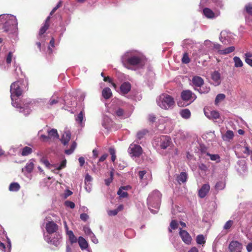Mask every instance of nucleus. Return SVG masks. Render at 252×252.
I'll return each mask as SVG.
<instances>
[{
  "mask_svg": "<svg viewBox=\"0 0 252 252\" xmlns=\"http://www.w3.org/2000/svg\"><path fill=\"white\" fill-rule=\"evenodd\" d=\"M65 205L71 209H73L75 207V204L70 201H65L64 202Z\"/></svg>",
  "mask_w": 252,
  "mask_h": 252,
  "instance_id": "69168bd1",
  "label": "nucleus"
},
{
  "mask_svg": "<svg viewBox=\"0 0 252 252\" xmlns=\"http://www.w3.org/2000/svg\"><path fill=\"white\" fill-rule=\"evenodd\" d=\"M18 22L16 17L11 14H3L0 15V29L8 33H16Z\"/></svg>",
  "mask_w": 252,
  "mask_h": 252,
  "instance_id": "20e7f679",
  "label": "nucleus"
},
{
  "mask_svg": "<svg viewBox=\"0 0 252 252\" xmlns=\"http://www.w3.org/2000/svg\"><path fill=\"white\" fill-rule=\"evenodd\" d=\"M62 100L63 99L60 96L59 93L58 92H55L51 97L48 102L47 103V107L48 108H51L59 103H62Z\"/></svg>",
  "mask_w": 252,
  "mask_h": 252,
  "instance_id": "9d476101",
  "label": "nucleus"
},
{
  "mask_svg": "<svg viewBox=\"0 0 252 252\" xmlns=\"http://www.w3.org/2000/svg\"><path fill=\"white\" fill-rule=\"evenodd\" d=\"M195 90L198 91V92L200 94H202L208 93L210 91V87H207V86H205V87L201 86L200 87H199L198 89L195 88Z\"/></svg>",
  "mask_w": 252,
  "mask_h": 252,
  "instance_id": "ea45409f",
  "label": "nucleus"
},
{
  "mask_svg": "<svg viewBox=\"0 0 252 252\" xmlns=\"http://www.w3.org/2000/svg\"><path fill=\"white\" fill-rule=\"evenodd\" d=\"M47 133L50 138H59V135L58 134L57 130L55 128L47 130Z\"/></svg>",
  "mask_w": 252,
  "mask_h": 252,
  "instance_id": "2f4dec72",
  "label": "nucleus"
},
{
  "mask_svg": "<svg viewBox=\"0 0 252 252\" xmlns=\"http://www.w3.org/2000/svg\"><path fill=\"white\" fill-rule=\"evenodd\" d=\"M121 62L126 68L136 70L143 68L147 59L142 52L137 50H129L121 57Z\"/></svg>",
  "mask_w": 252,
  "mask_h": 252,
  "instance_id": "f03ea898",
  "label": "nucleus"
},
{
  "mask_svg": "<svg viewBox=\"0 0 252 252\" xmlns=\"http://www.w3.org/2000/svg\"><path fill=\"white\" fill-rule=\"evenodd\" d=\"M110 178L104 180L105 184L106 186H109L113 180L114 169H112L110 173Z\"/></svg>",
  "mask_w": 252,
  "mask_h": 252,
  "instance_id": "a18cd8bd",
  "label": "nucleus"
},
{
  "mask_svg": "<svg viewBox=\"0 0 252 252\" xmlns=\"http://www.w3.org/2000/svg\"><path fill=\"white\" fill-rule=\"evenodd\" d=\"M214 2L216 5L219 7H222L223 6L222 0H211Z\"/></svg>",
  "mask_w": 252,
  "mask_h": 252,
  "instance_id": "338daca9",
  "label": "nucleus"
},
{
  "mask_svg": "<svg viewBox=\"0 0 252 252\" xmlns=\"http://www.w3.org/2000/svg\"><path fill=\"white\" fill-rule=\"evenodd\" d=\"M50 243L56 246H58L60 243L59 238H54L51 239Z\"/></svg>",
  "mask_w": 252,
  "mask_h": 252,
  "instance_id": "052dcab7",
  "label": "nucleus"
},
{
  "mask_svg": "<svg viewBox=\"0 0 252 252\" xmlns=\"http://www.w3.org/2000/svg\"><path fill=\"white\" fill-rule=\"evenodd\" d=\"M50 19V17L48 16L46 18L43 26H42L40 28V29L39 30V37H38L39 39H40V38H42V36L43 34L48 30V29L49 28V22Z\"/></svg>",
  "mask_w": 252,
  "mask_h": 252,
  "instance_id": "5701e85b",
  "label": "nucleus"
},
{
  "mask_svg": "<svg viewBox=\"0 0 252 252\" xmlns=\"http://www.w3.org/2000/svg\"><path fill=\"white\" fill-rule=\"evenodd\" d=\"M182 62L183 63L187 64L190 62V59L189 57L188 54L186 52L183 54Z\"/></svg>",
  "mask_w": 252,
  "mask_h": 252,
  "instance_id": "603ef678",
  "label": "nucleus"
},
{
  "mask_svg": "<svg viewBox=\"0 0 252 252\" xmlns=\"http://www.w3.org/2000/svg\"><path fill=\"white\" fill-rule=\"evenodd\" d=\"M187 179L188 174L184 172H182L177 177V180L180 184L186 182Z\"/></svg>",
  "mask_w": 252,
  "mask_h": 252,
  "instance_id": "cd10ccee",
  "label": "nucleus"
},
{
  "mask_svg": "<svg viewBox=\"0 0 252 252\" xmlns=\"http://www.w3.org/2000/svg\"><path fill=\"white\" fill-rule=\"evenodd\" d=\"M196 243L198 244L202 245L205 243V238L202 234H200L196 237Z\"/></svg>",
  "mask_w": 252,
  "mask_h": 252,
  "instance_id": "49530a36",
  "label": "nucleus"
},
{
  "mask_svg": "<svg viewBox=\"0 0 252 252\" xmlns=\"http://www.w3.org/2000/svg\"><path fill=\"white\" fill-rule=\"evenodd\" d=\"M20 188L19 184L17 183H12L10 184L9 187V189L11 191H17Z\"/></svg>",
  "mask_w": 252,
  "mask_h": 252,
  "instance_id": "4c0bfd02",
  "label": "nucleus"
},
{
  "mask_svg": "<svg viewBox=\"0 0 252 252\" xmlns=\"http://www.w3.org/2000/svg\"><path fill=\"white\" fill-rule=\"evenodd\" d=\"M234 50L235 47L234 46H231L223 50L219 51V54L221 55H226L233 52Z\"/></svg>",
  "mask_w": 252,
  "mask_h": 252,
  "instance_id": "c9c22d12",
  "label": "nucleus"
},
{
  "mask_svg": "<svg viewBox=\"0 0 252 252\" xmlns=\"http://www.w3.org/2000/svg\"><path fill=\"white\" fill-rule=\"evenodd\" d=\"M205 116L209 119H217L220 117V114L218 111L213 110L210 112H204Z\"/></svg>",
  "mask_w": 252,
  "mask_h": 252,
  "instance_id": "a878e982",
  "label": "nucleus"
},
{
  "mask_svg": "<svg viewBox=\"0 0 252 252\" xmlns=\"http://www.w3.org/2000/svg\"><path fill=\"white\" fill-rule=\"evenodd\" d=\"M207 155L210 157V159L212 161H216L217 162L220 161V157L218 154L207 153Z\"/></svg>",
  "mask_w": 252,
  "mask_h": 252,
  "instance_id": "79ce46f5",
  "label": "nucleus"
},
{
  "mask_svg": "<svg viewBox=\"0 0 252 252\" xmlns=\"http://www.w3.org/2000/svg\"><path fill=\"white\" fill-rule=\"evenodd\" d=\"M202 46V45H201ZM201 47L197 51V50H193L192 53V56L194 58V60L198 59L202 55H203V53L202 51Z\"/></svg>",
  "mask_w": 252,
  "mask_h": 252,
  "instance_id": "f704fd0d",
  "label": "nucleus"
},
{
  "mask_svg": "<svg viewBox=\"0 0 252 252\" xmlns=\"http://www.w3.org/2000/svg\"><path fill=\"white\" fill-rule=\"evenodd\" d=\"M233 223V221L231 220H228L224 225L223 229L225 230H227L229 229L232 225Z\"/></svg>",
  "mask_w": 252,
  "mask_h": 252,
  "instance_id": "4d7b16f0",
  "label": "nucleus"
},
{
  "mask_svg": "<svg viewBox=\"0 0 252 252\" xmlns=\"http://www.w3.org/2000/svg\"><path fill=\"white\" fill-rule=\"evenodd\" d=\"M157 103L160 108L165 110L172 109L175 105L174 98L166 94H160L157 99Z\"/></svg>",
  "mask_w": 252,
  "mask_h": 252,
  "instance_id": "423d86ee",
  "label": "nucleus"
},
{
  "mask_svg": "<svg viewBox=\"0 0 252 252\" xmlns=\"http://www.w3.org/2000/svg\"><path fill=\"white\" fill-rule=\"evenodd\" d=\"M180 114L181 117L185 119H188L190 117L191 113L189 109H184L180 111Z\"/></svg>",
  "mask_w": 252,
  "mask_h": 252,
  "instance_id": "473e14b6",
  "label": "nucleus"
},
{
  "mask_svg": "<svg viewBox=\"0 0 252 252\" xmlns=\"http://www.w3.org/2000/svg\"><path fill=\"white\" fill-rule=\"evenodd\" d=\"M89 237L91 239L92 242H93L94 244H96L98 243V239L96 238L94 233H92L90 236H89Z\"/></svg>",
  "mask_w": 252,
  "mask_h": 252,
  "instance_id": "680f3d73",
  "label": "nucleus"
},
{
  "mask_svg": "<svg viewBox=\"0 0 252 252\" xmlns=\"http://www.w3.org/2000/svg\"><path fill=\"white\" fill-rule=\"evenodd\" d=\"M228 249L231 252H236L239 250H241L242 245L237 241H232L229 244Z\"/></svg>",
  "mask_w": 252,
  "mask_h": 252,
  "instance_id": "f3484780",
  "label": "nucleus"
},
{
  "mask_svg": "<svg viewBox=\"0 0 252 252\" xmlns=\"http://www.w3.org/2000/svg\"><path fill=\"white\" fill-rule=\"evenodd\" d=\"M83 231H84L85 234L88 236H90L92 233H93L90 228L87 226H85L83 227Z\"/></svg>",
  "mask_w": 252,
  "mask_h": 252,
  "instance_id": "bf43d9fd",
  "label": "nucleus"
},
{
  "mask_svg": "<svg viewBox=\"0 0 252 252\" xmlns=\"http://www.w3.org/2000/svg\"><path fill=\"white\" fill-rule=\"evenodd\" d=\"M66 161L65 159L63 160L59 165L56 166V168L58 170H61L63 168L65 167L66 165Z\"/></svg>",
  "mask_w": 252,
  "mask_h": 252,
  "instance_id": "0e129e2a",
  "label": "nucleus"
},
{
  "mask_svg": "<svg viewBox=\"0 0 252 252\" xmlns=\"http://www.w3.org/2000/svg\"><path fill=\"white\" fill-rule=\"evenodd\" d=\"M42 130H40L38 132V135L39 136L40 139L43 142H47L49 140L50 137L48 136H47L45 134H40V133L42 132Z\"/></svg>",
  "mask_w": 252,
  "mask_h": 252,
  "instance_id": "09e8293b",
  "label": "nucleus"
},
{
  "mask_svg": "<svg viewBox=\"0 0 252 252\" xmlns=\"http://www.w3.org/2000/svg\"><path fill=\"white\" fill-rule=\"evenodd\" d=\"M194 42L192 40L188 39L184 41V46L187 48H189V47L193 48L194 46Z\"/></svg>",
  "mask_w": 252,
  "mask_h": 252,
  "instance_id": "c03bdc74",
  "label": "nucleus"
},
{
  "mask_svg": "<svg viewBox=\"0 0 252 252\" xmlns=\"http://www.w3.org/2000/svg\"><path fill=\"white\" fill-rule=\"evenodd\" d=\"M181 98L185 101L183 104L181 102H179L178 105L180 106H187L193 102L196 98V95L190 90H185L181 93Z\"/></svg>",
  "mask_w": 252,
  "mask_h": 252,
  "instance_id": "0eeeda50",
  "label": "nucleus"
},
{
  "mask_svg": "<svg viewBox=\"0 0 252 252\" xmlns=\"http://www.w3.org/2000/svg\"><path fill=\"white\" fill-rule=\"evenodd\" d=\"M71 133L69 130H66L64 132L62 136L61 141L62 143L64 145H66L67 144L70 139Z\"/></svg>",
  "mask_w": 252,
  "mask_h": 252,
  "instance_id": "393cba45",
  "label": "nucleus"
},
{
  "mask_svg": "<svg viewBox=\"0 0 252 252\" xmlns=\"http://www.w3.org/2000/svg\"><path fill=\"white\" fill-rule=\"evenodd\" d=\"M179 234L183 241L185 244L189 245L191 243L192 240L191 237L187 231L180 228Z\"/></svg>",
  "mask_w": 252,
  "mask_h": 252,
  "instance_id": "ddd939ff",
  "label": "nucleus"
},
{
  "mask_svg": "<svg viewBox=\"0 0 252 252\" xmlns=\"http://www.w3.org/2000/svg\"><path fill=\"white\" fill-rule=\"evenodd\" d=\"M34 160L33 159H30L28 162L26 164V166L24 168H22V172L24 173H31L33 168L34 167Z\"/></svg>",
  "mask_w": 252,
  "mask_h": 252,
  "instance_id": "4be33fe9",
  "label": "nucleus"
},
{
  "mask_svg": "<svg viewBox=\"0 0 252 252\" xmlns=\"http://www.w3.org/2000/svg\"><path fill=\"white\" fill-rule=\"evenodd\" d=\"M102 95L106 99L110 98L112 95L111 89L108 87L105 88L102 90Z\"/></svg>",
  "mask_w": 252,
  "mask_h": 252,
  "instance_id": "c756f323",
  "label": "nucleus"
},
{
  "mask_svg": "<svg viewBox=\"0 0 252 252\" xmlns=\"http://www.w3.org/2000/svg\"><path fill=\"white\" fill-rule=\"evenodd\" d=\"M225 98V95L223 94H218L215 98V103L216 105L218 104L220 102L223 100Z\"/></svg>",
  "mask_w": 252,
  "mask_h": 252,
  "instance_id": "a19ab883",
  "label": "nucleus"
},
{
  "mask_svg": "<svg viewBox=\"0 0 252 252\" xmlns=\"http://www.w3.org/2000/svg\"><path fill=\"white\" fill-rule=\"evenodd\" d=\"M245 9L247 13L252 15V4L251 3H248L246 5Z\"/></svg>",
  "mask_w": 252,
  "mask_h": 252,
  "instance_id": "6e6d98bb",
  "label": "nucleus"
},
{
  "mask_svg": "<svg viewBox=\"0 0 252 252\" xmlns=\"http://www.w3.org/2000/svg\"><path fill=\"white\" fill-rule=\"evenodd\" d=\"M103 80L105 81V82H109L110 83H111V84L112 85L113 87L115 89H117V85L112 82V80L111 78H110L109 77H104V78H103Z\"/></svg>",
  "mask_w": 252,
  "mask_h": 252,
  "instance_id": "13d9d810",
  "label": "nucleus"
},
{
  "mask_svg": "<svg viewBox=\"0 0 252 252\" xmlns=\"http://www.w3.org/2000/svg\"><path fill=\"white\" fill-rule=\"evenodd\" d=\"M138 176L141 183L144 185H147L152 178L151 174L145 170L139 171Z\"/></svg>",
  "mask_w": 252,
  "mask_h": 252,
  "instance_id": "f8f14e48",
  "label": "nucleus"
},
{
  "mask_svg": "<svg viewBox=\"0 0 252 252\" xmlns=\"http://www.w3.org/2000/svg\"><path fill=\"white\" fill-rule=\"evenodd\" d=\"M75 121L81 126H84L85 113L81 111L77 116H75Z\"/></svg>",
  "mask_w": 252,
  "mask_h": 252,
  "instance_id": "b1692460",
  "label": "nucleus"
},
{
  "mask_svg": "<svg viewBox=\"0 0 252 252\" xmlns=\"http://www.w3.org/2000/svg\"><path fill=\"white\" fill-rule=\"evenodd\" d=\"M170 228H169V231L170 232H172V229H175L177 228L178 226V223L177 221L176 220H172L170 223Z\"/></svg>",
  "mask_w": 252,
  "mask_h": 252,
  "instance_id": "5fc2aeb1",
  "label": "nucleus"
},
{
  "mask_svg": "<svg viewBox=\"0 0 252 252\" xmlns=\"http://www.w3.org/2000/svg\"><path fill=\"white\" fill-rule=\"evenodd\" d=\"M210 189V187L208 184H204L198 190V196L200 198H204L209 192Z\"/></svg>",
  "mask_w": 252,
  "mask_h": 252,
  "instance_id": "6ab92c4d",
  "label": "nucleus"
},
{
  "mask_svg": "<svg viewBox=\"0 0 252 252\" xmlns=\"http://www.w3.org/2000/svg\"><path fill=\"white\" fill-rule=\"evenodd\" d=\"M127 152L131 157L136 158L141 156L143 150L140 145L132 143L130 145Z\"/></svg>",
  "mask_w": 252,
  "mask_h": 252,
  "instance_id": "1a4fd4ad",
  "label": "nucleus"
},
{
  "mask_svg": "<svg viewBox=\"0 0 252 252\" xmlns=\"http://www.w3.org/2000/svg\"><path fill=\"white\" fill-rule=\"evenodd\" d=\"M32 152V150L29 147L26 146L22 149L21 155L23 156H26L31 154Z\"/></svg>",
  "mask_w": 252,
  "mask_h": 252,
  "instance_id": "58836bf2",
  "label": "nucleus"
},
{
  "mask_svg": "<svg viewBox=\"0 0 252 252\" xmlns=\"http://www.w3.org/2000/svg\"><path fill=\"white\" fill-rule=\"evenodd\" d=\"M204 44L207 46H212L213 45V48L218 50V52L219 53V51L221 50V45L218 43H212L210 41L206 40L204 42Z\"/></svg>",
  "mask_w": 252,
  "mask_h": 252,
  "instance_id": "72a5a7b5",
  "label": "nucleus"
},
{
  "mask_svg": "<svg viewBox=\"0 0 252 252\" xmlns=\"http://www.w3.org/2000/svg\"><path fill=\"white\" fill-rule=\"evenodd\" d=\"M58 229V225L53 221H49L46 224V229L49 234L56 232Z\"/></svg>",
  "mask_w": 252,
  "mask_h": 252,
  "instance_id": "dca6fc26",
  "label": "nucleus"
},
{
  "mask_svg": "<svg viewBox=\"0 0 252 252\" xmlns=\"http://www.w3.org/2000/svg\"><path fill=\"white\" fill-rule=\"evenodd\" d=\"M13 58V54L10 52L7 55L5 60L0 63L1 67L3 69H7L12 62Z\"/></svg>",
  "mask_w": 252,
  "mask_h": 252,
  "instance_id": "4468645a",
  "label": "nucleus"
},
{
  "mask_svg": "<svg viewBox=\"0 0 252 252\" xmlns=\"http://www.w3.org/2000/svg\"><path fill=\"white\" fill-rule=\"evenodd\" d=\"M76 145H77V144H76V142H73L72 143V144H71V145L70 146V149L65 150V151H64V153L66 155H71L74 152L75 149L76 147Z\"/></svg>",
  "mask_w": 252,
  "mask_h": 252,
  "instance_id": "37998d69",
  "label": "nucleus"
},
{
  "mask_svg": "<svg viewBox=\"0 0 252 252\" xmlns=\"http://www.w3.org/2000/svg\"><path fill=\"white\" fill-rule=\"evenodd\" d=\"M124 189H125V188L124 187H121L119 189L117 192L120 197L123 198L126 197L127 196V192L124 191Z\"/></svg>",
  "mask_w": 252,
  "mask_h": 252,
  "instance_id": "de8ad7c7",
  "label": "nucleus"
},
{
  "mask_svg": "<svg viewBox=\"0 0 252 252\" xmlns=\"http://www.w3.org/2000/svg\"><path fill=\"white\" fill-rule=\"evenodd\" d=\"M78 242L81 250H86L88 248V243L87 241L82 236L79 237Z\"/></svg>",
  "mask_w": 252,
  "mask_h": 252,
  "instance_id": "bb28decb",
  "label": "nucleus"
},
{
  "mask_svg": "<svg viewBox=\"0 0 252 252\" xmlns=\"http://www.w3.org/2000/svg\"><path fill=\"white\" fill-rule=\"evenodd\" d=\"M14 67H15L14 74L15 77L21 79V80L13 82L10 86V91L12 105L16 108H19L20 112L24 113L26 116L30 113L31 111V107L33 103L32 101L27 100L22 105L19 102L18 97L21 95L23 92L28 90V79L23 74L20 66L14 63Z\"/></svg>",
  "mask_w": 252,
  "mask_h": 252,
  "instance_id": "f257e3e1",
  "label": "nucleus"
},
{
  "mask_svg": "<svg viewBox=\"0 0 252 252\" xmlns=\"http://www.w3.org/2000/svg\"><path fill=\"white\" fill-rule=\"evenodd\" d=\"M234 133L232 130H227L225 133L222 135V138L224 141H230L234 137Z\"/></svg>",
  "mask_w": 252,
  "mask_h": 252,
  "instance_id": "7c9ffc66",
  "label": "nucleus"
},
{
  "mask_svg": "<svg viewBox=\"0 0 252 252\" xmlns=\"http://www.w3.org/2000/svg\"><path fill=\"white\" fill-rule=\"evenodd\" d=\"M89 237L91 239L92 242H93L94 244H96L98 243V239L96 238L94 233H92L90 236H89Z\"/></svg>",
  "mask_w": 252,
  "mask_h": 252,
  "instance_id": "e2e57ef3",
  "label": "nucleus"
},
{
  "mask_svg": "<svg viewBox=\"0 0 252 252\" xmlns=\"http://www.w3.org/2000/svg\"><path fill=\"white\" fill-rule=\"evenodd\" d=\"M111 113L114 115L121 118V119H126L129 117L132 112L128 110H124L120 107H114L111 109Z\"/></svg>",
  "mask_w": 252,
  "mask_h": 252,
  "instance_id": "6e6552de",
  "label": "nucleus"
},
{
  "mask_svg": "<svg viewBox=\"0 0 252 252\" xmlns=\"http://www.w3.org/2000/svg\"><path fill=\"white\" fill-rule=\"evenodd\" d=\"M192 85L196 88V87H200L204 84L203 79L200 76H194L192 78Z\"/></svg>",
  "mask_w": 252,
  "mask_h": 252,
  "instance_id": "412c9836",
  "label": "nucleus"
},
{
  "mask_svg": "<svg viewBox=\"0 0 252 252\" xmlns=\"http://www.w3.org/2000/svg\"><path fill=\"white\" fill-rule=\"evenodd\" d=\"M153 144L159 151L160 154L166 155L174 153L177 154V149L174 148L170 137L167 135H162L154 139Z\"/></svg>",
  "mask_w": 252,
  "mask_h": 252,
  "instance_id": "7ed1b4c3",
  "label": "nucleus"
},
{
  "mask_svg": "<svg viewBox=\"0 0 252 252\" xmlns=\"http://www.w3.org/2000/svg\"><path fill=\"white\" fill-rule=\"evenodd\" d=\"M225 187V183L222 181H220L216 183L215 189L217 190H221Z\"/></svg>",
  "mask_w": 252,
  "mask_h": 252,
  "instance_id": "3c124183",
  "label": "nucleus"
},
{
  "mask_svg": "<svg viewBox=\"0 0 252 252\" xmlns=\"http://www.w3.org/2000/svg\"><path fill=\"white\" fill-rule=\"evenodd\" d=\"M161 198V194L158 190L152 192L147 198V204L151 212L153 214L158 212Z\"/></svg>",
  "mask_w": 252,
  "mask_h": 252,
  "instance_id": "39448f33",
  "label": "nucleus"
},
{
  "mask_svg": "<svg viewBox=\"0 0 252 252\" xmlns=\"http://www.w3.org/2000/svg\"><path fill=\"white\" fill-rule=\"evenodd\" d=\"M112 123L111 120L108 117L104 116L103 117L102 125L104 128L106 129L110 128Z\"/></svg>",
  "mask_w": 252,
  "mask_h": 252,
  "instance_id": "c85d7f7f",
  "label": "nucleus"
},
{
  "mask_svg": "<svg viewBox=\"0 0 252 252\" xmlns=\"http://www.w3.org/2000/svg\"><path fill=\"white\" fill-rule=\"evenodd\" d=\"M55 47V39L54 37H52L50 41V44L48 47V52L49 54H52L53 53V50L51 49V47L53 48Z\"/></svg>",
  "mask_w": 252,
  "mask_h": 252,
  "instance_id": "864d4df0",
  "label": "nucleus"
},
{
  "mask_svg": "<svg viewBox=\"0 0 252 252\" xmlns=\"http://www.w3.org/2000/svg\"><path fill=\"white\" fill-rule=\"evenodd\" d=\"M92 180V177L88 174H86L85 178V183L86 185L88 183H89Z\"/></svg>",
  "mask_w": 252,
  "mask_h": 252,
  "instance_id": "774afa93",
  "label": "nucleus"
},
{
  "mask_svg": "<svg viewBox=\"0 0 252 252\" xmlns=\"http://www.w3.org/2000/svg\"><path fill=\"white\" fill-rule=\"evenodd\" d=\"M69 97L70 98H68V96H66L65 98L63 99L62 103L64 104V106L62 108L73 113V111L69 109L75 104V98Z\"/></svg>",
  "mask_w": 252,
  "mask_h": 252,
  "instance_id": "9b49d317",
  "label": "nucleus"
},
{
  "mask_svg": "<svg viewBox=\"0 0 252 252\" xmlns=\"http://www.w3.org/2000/svg\"><path fill=\"white\" fill-rule=\"evenodd\" d=\"M233 61L234 62V66L236 67H241L243 65V63L240 58L238 57H234L233 58Z\"/></svg>",
  "mask_w": 252,
  "mask_h": 252,
  "instance_id": "e433bc0d",
  "label": "nucleus"
},
{
  "mask_svg": "<svg viewBox=\"0 0 252 252\" xmlns=\"http://www.w3.org/2000/svg\"><path fill=\"white\" fill-rule=\"evenodd\" d=\"M131 84L128 82L123 83L120 87V93L121 94H127L131 89Z\"/></svg>",
  "mask_w": 252,
  "mask_h": 252,
  "instance_id": "a211bd4d",
  "label": "nucleus"
},
{
  "mask_svg": "<svg viewBox=\"0 0 252 252\" xmlns=\"http://www.w3.org/2000/svg\"><path fill=\"white\" fill-rule=\"evenodd\" d=\"M221 82L220 74L218 71H215L211 74V83L215 86H219Z\"/></svg>",
  "mask_w": 252,
  "mask_h": 252,
  "instance_id": "2eb2a0df",
  "label": "nucleus"
},
{
  "mask_svg": "<svg viewBox=\"0 0 252 252\" xmlns=\"http://www.w3.org/2000/svg\"><path fill=\"white\" fill-rule=\"evenodd\" d=\"M147 132L148 131L146 129H143L138 131L137 133V138L138 140H141Z\"/></svg>",
  "mask_w": 252,
  "mask_h": 252,
  "instance_id": "8fccbe9b",
  "label": "nucleus"
},
{
  "mask_svg": "<svg viewBox=\"0 0 252 252\" xmlns=\"http://www.w3.org/2000/svg\"><path fill=\"white\" fill-rule=\"evenodd\" d=\"M202 14L208 19H213L218 16L211 9L207 7L202 9Z\"/></svg>",
  "mask_w": 252,
  "mask_h": 252,
  "instance_id": "aec40b11",
  "label": "nucleus"
}]
</instances>
